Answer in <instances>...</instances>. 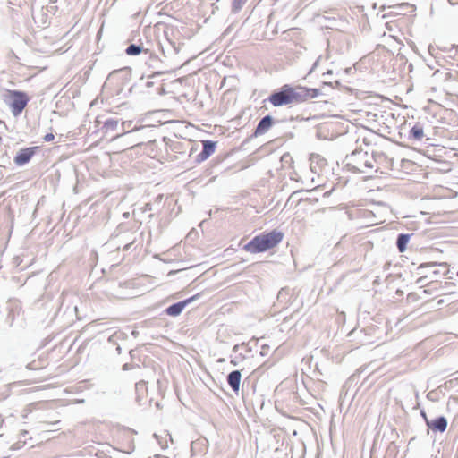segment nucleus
Returning <instances> with one entry per match:
<instances>
[{
    "label": "nucleus",
    "mask_w": 458,
    "mask_h": 458,
    "mask_svg": "<svg viewBox=\"0 0 458 458\" xmlns=\"http://www.w3.org/2000/svg\"><path fill=\"white\" fill-rule=\"evenodd\" d=\"M369 155H370V157H373L372 169L374 168L375 164H381L382 162H384L387 159V157L383 152H373Z\"/></svg>",
    "instance_id": "24"
},
{
    "label": "nucleus",
    "mask_w": 458,
    "mask_h": 458,
    "mask_svg": "<svg viewBox=\"0 0 458 458\" xmlns=\"http://www.w3.org/2000/svg\"><path fill=\"white\" fill-rule=\"evenodd\" d=\"M132 368V365L131 364H129V363H125L123 366V370H129Z\"/></svg>",
    "instance_id": "35"
},
{
    "label": "nucleus",
    "mask_w": 458,
    "mask_h": 458,
    "mask_svg": "<svg viewBox=\"0 0 458 458\" xmlns=\"http://www.w3.org/2000/svg\"><path fill=\"white\" fill-rule=\"evenodd\" d=\"M30 98L21 90H8L5 102L8 104L13 116H19L27 106Z\"/></svg>",
    "instance_id": "4"
},
{
    "label": "nucleus",
    "mask_w": 458,
    "mask_h": 458,
    "mask_svg": "<svg viewBox=\"0 0 458 458\" xmlns=\"http://www.w3.org/2000/svg\"><path fill=\"white\" fill-rule=\"evenodd\" d=\"M258 377L253 372L250 377L244 379L242 383V398L246 405L254 404L256 399V385Z\"/></svg>",
    "instance_id": "7"
},
{
    "label": "nucleus",
    "mask_w": 458,
    "mask_h": 458,
    "mask_svg": "<svg viewBox=\"0 0 458 458\" xmlns=\"http://www.w3.org/2000/svg\"><path fill=\"white\" fill-rule=\"evenodd\" d=\"M129 46L125 49V54L127 55L135 56L140 54H143L144 46L142 45V38H139L138 40H134V38H129Z\"/></svg>",
    "instance_id": "15"
},
{
    "label": "nucleus",
    "mask_w": 458,
    "mask_h": 458,
    "mask_svg": "<svg viewBox=\"0 0 458 458\" xmlns=\"http://www.w3.org/2000/svg\"><path fill=\"white\" fill-rule=\"evenodd\" d=\"M424 137L423 126L420 123H415L409 131L408 139L412 142L422 141Z\"/></svg>",
    "instance_id": "16"
},
{
    "label": "nucleus",
    "mask_w": 458,
    "mask_h": 458,
    "mask_svg": "<svg viewBox=\"0 0 458 458\" xmlns=\"http://www.w3.org/2000/svg\"><path fill=\"white\" fill-rule=\"evenodd\" d=\"M199 296V294H195L188 299L174 303L165 310V313L171 317H177L182 312L188 304L197 300Z\"/></svg>",
    "instance_id": "10"
},
{
    "label": "nucleus",
    "mask_w": 458,
    "mask_h": 458,
    "mask_svg": "<svg viewBox=\"0 0 458 458\" xmlns=\"http://www.w3.org/2000/svg\"><path fill=\"white\" fill-rule=\"evenodd\" d=\"M373 157L361 149L354 150L345 157V166L349 171L358 174H365L372 170Z\"/></svg>",
    "instance_id": "3"
},
{
    "label": "nucleus",
    "mask_w": 458,
    "mask_h": 458,
    "mask_svg": "<svg viewBox=\"0 0 458 458\" xmlns=\"http://www.w3.org/2000/svg\"><path fill=\"white\" fill-rule=\"evenodd\" d=\"M114 337V335H111V336L108 338V341H109V342H113Z\"/></svg>",
    "instance_id": "42"
},
{
    "label": "nucleus",
    "mask_w": 458,
    "mask_h": 458,
    "mask_svg": "<svg viewBox=\"0 0 458 458\" xmlns=\"http://www.w3.org/2000/svg\"><path fill=\"white\" fill-rule=\"evenodd\" d=\"M326 211H327V208H321V209L312 212L310 215L311 220L313 222H317V223L322 221L323 215L325 214Z\"/></svg>",
    "instance_id": "26"
},
{
    "label": "nucleus",
    "mask_w": 458,
    "mask_h": 458,
    "mask_svg": "<svg viewBox=\"0 0 458 458\" xmlns=\"http://www.w3.org/2000/svg\"><path fill=\"white\" fill-rule=\"evenodd\" d=\"M183 44L167 40V46L165 47V54L167 57L171 56L172 55H177L181 51V47Z\"/></svg>",
    "instance_id": "22"
},
{
    "label": "nucleus",
    "mask_w": 458,
    "mask_h": 458,
    "mask_svg": "<svg viewBox=\"0 0 458 458\" xmlns=\"http://www.w3.org/2000/svg\"><path fill=\"white\" fill-rule=\"evenodd\" d=\"M55 139V136L53 133H47L45 136H44V140L46 142H49V141H52L53 140Z\"/></svg>",
    "instance_id": "31"
},
{
    "label": "nucleus",
    "mask_w": 458,
    "mask_h": 458,
    "mask_svg": "<svg viewBox=\"0 0 458 458\" xmlns=\"http://www.w3.org/2000/svg\"><path fill=\"white\" fill-rule=\"evenodd\" d=\"M116 350H117V352L120 354L121 353V347L117 346Z\"/></svg>",
    "instance_id": "44"
},
{
    "label": "nucleus",
    "mask_w": 458,
    "mask_h": 458,
    "mask_svg": "<svg viewBox=\"0 0 458 458\" xmlns=\"http://www.w3.org/2000/svg\"><path fill=\"white\" fill-rule=\"evenodd\" d=\"M321 94L319 89L298 86L299 104L315 98Z\"/></svg>",
    "instance_id": "12"
},
{
    "label": "nucleus",
    "mask_w": 458,
    "mask_h": 458,
    "mask_svg": "<svg viewBox=\"0 0 458 458\" xmlns=\"http://www.w3.org/2000/svg\"><path fill=\"white\" fill-rule=\"evenodd\" d=\"M331 73H332V71H330V70H329V71H327V72L323 73V75L325 76V75H327V74H331Z\"/></svg>",
    "instance_id": "43"
},
{
    "label": "nucleus",
    "mask_w": 458,
    "mask_h": 458,
    "mask_svg": "<svg viewBox=\"0 0 458 458\" xmlns=\"http://www.w3.org/2000/svg\"><path fill=\"white\" fill-rule=\"evenodd\" d=\"M134 243V240L131 241L130 242L126 243L123 247V250H129L130 248L133 245Z\"/></svg>",
    "instance_id": "33"
},
{
    "label": "nucleus",
    "mask_w": 458,
    "mask_h": 458,
    "mask_svg": "<svg viewBox=\"0 0 458 458\" xmlns=\"http://www.w3.org/2000/svg\"><path fill=\"white\" fill-rule=\"evenodd\" d=\"M454 273L453 272V274H449L448 275V279H454L455 280V283L454 284H458V271L455 272V277L454 276Z\"/></svg>",
    "instance_id": "32"
},
{
    "label": "nucleus",
    "mask_w": 458,
    "mask_h": 458,
    "mask_svg": "<svg viewBox=\"0 0 458 458\" xmlns=\"http://www.w3.org/2000/svg\"><path fill=\"white\" fill-rule=\"evenodd\" d=\"M258 136V126H256L254 129H253V131H252V135L251 137H257Z\"/></svg>",
    "instance_id": "38"
},
{
    "label": "nucleus",
    "mask_w": 458,
    "mask_h": 458,
    "mask_svg": "<svg viewBox=\"0 0 458 458\" xmlns=\"http://www.w3.org/2000/svg\"><path fill=\"white\" fill-rule=\"evenodd\" d=\"M263 151H264V148H259V153H260V152H263Z\"/></svg>",
    "instance_id": "48"
},
{
    "label": "nucleus",
    "mask_w": 458,
    "mask_h": 458,
    "mask_svg": "<svg viewBox=\"0 0 458 458\" xmlns=\"http://www.w3.org/2000/svg\"><path fill=\"white\" fill-rule=\"evenodd\" d=\"M269 102L275 107H279L287 105H298L299 104V95H298V86L293 87L290 84H284L279 89L274 90L267 98L262 101L263 106L259 107V110L265 109L266 103Z\"/></svg>",
    "instance_id": "1"
},
{
    "label": "nucleus",
    "mask_w": 458,
    "mask_h": 458,
    "mask_svg": "<svg viewBox=\"0 0 458 458\" xmlns=\"http://www.w3.org/2000/svg\"><path fill=\"white\" fill-rule=\"evenodd\" d=\"M96 123L100 125L102 124L101 130L104 134L108 135L110 133L118 132L120 120L117 117H106L104 115H98L96 119Z\"/></svg>",
    "instance_id": "8"
},
{
    "label": "nucleus",
    "mask_w": 458,
    "mask_h": 458,
    "mask_svg": "<svg viewBox=\"0 0 458 458\" xmlns=\"http://www.w3.org/2000/svg\"><path fill=\"white\" fill-rule=\"evenodd\" d=\"M227 382L231 388L237 393L240 388L241 383V372L239 370H233L227 376Z\"/></svg>",
    "instance_id": "17"
},
{
    "label": "nucleus",
    "mask_w": 458,
    "mask_h": 458,
    "mask_svg": "<svg viewBox=\"0 0 458 458\" xmlns=\"http://www.w3.org/2000/svg\"><path fill=\"white\" fill-rule=\"evenodd\" d=\"M147 58L145 59V64L151 69L157 70V72H154L153 74L148 76V79H154L157 76H160L165 72V69L167 68V65L164 59L161 58L157 54V49L152 50V54H147Z\"/></svg>",
    "instance_id": "6"
},
{
    "label": "nucleus",
    "mask_w": 458,
    "mask_h": 458,
    "mask_svg": "<svg viewBox=\"0 0 458 458\" xmlns=\"http://www.w3.org/2000/svg\"><path fill=\"white\" fill-rule=\"evenodd\" d=\"M413 233H399L396 238V248L400 253L407 250V244Z\"/></svg>",
    "instance_id": "18"
},
{
    "label": "nucleus",
    "mask_w": 458,
    "mask_h": 458,
    "mask_svg": "<svg viewBox=\"0 0 458 458\" xmlns=\"http://www.w3.org/2000/svg\"><path fill=\"white\" fill-rule=\"evenodd\" d=\"M447 57L453 58L458 63V46L453 47L448 50Z\"/></svg>",
    "instance_id": "29"
},
{
    "label": "nucleus",
    "mask_w": 458,
    "mask_h": 458,
    "mask_svg": "<svg viewBox=\"0 0 458 458\" xmlns=\"http://www.w3.org/2000/svg\"><path fill=\"white\" fill-rule=\"evenodd\" d=\"M431 394H432V393H428V394H427V397H428V399L433 398V395H431Z\"/></svg>",
    "instance_id": "41"
},
{
    "label": "nucleus",
    "mask_w": 458,
    "mask_h": 458,
    "mask_svg": "<svg viewBox=\"0 0 458 458\" xmlns=\"http://www.w3.org/2000/svg\"><path fill=\"white\" fill-rule=\"evenodd\" d=\"M420 415L421 417L424 419V420L426 421V420H429L428 417H427V413L425 411L421 410L420 411Z\"/></svg>",
    "instance_id": "37"
},
{
    "label": "nucleus",
    "mask_w": 458,
    "mask_h": 458,
    "mask_svg": "<svg viewBox=\"0 0 458 458\" xmlns=\"http://www.w3.org/2000/svg\"><path fill=\"white\" fill-rule=\"evenodd\" d=\"M273 116L267 114L259 120V135L266 133L275 123H278Z\"/></svg>",
    "instance_id": "19"
},
{
    "label": "nucleus",
    "mask_w": 458,
    "mask_h": 458,
    "mask_svg": "<svg viewBox=\"0 0 458 458\" xmlns=\"http://www.w3.org/2000/svg\"><path fill=\"white\" fill-rule=\"evenodd\" d=\"M431 394H432V393H428V394H427V397H428V399L433 398V395H431Z\"/></svg>",
    "instance_id": "40"
},
{
    "label": "nucleus",
    "mask_w": 458,
    "mask_h": 458,
    "mask_svg": "<svg viewBox=\"0 0 458 458\" xmlns=\"http://www.w3.org/2000/svg\"><path fill=\"white\" fill-rule=\"evenodd\" d=\"M276 362V359H274V358L269 359V360L264 361L261 365H259V370H261V369H263V370L268 369L270 367L275 365Z\"/></svg>",
    "instance_id": "28"
},
{
    "label": "nucleus",
    "mask_w": 458,
    "mask_h": 458,
    "mask_svg": "<svg viewBox=\"0 0 458 458\" xmlns=\"http://www.w3.org/2000/svg\"><path fill=\"white\" fill-rule=\"evenodd\" d=\"M38 147H29L20 149L13 158V162L18 166H23L28 164L36 154Z\"/></svg>",
    "instance_id": "9"
},
{
    "label": "nucleus",
    "mask_w": 458,
    "mask_h": 458,
    "mask_svg": "<svg viewBox=\"0 0 458 458\" xmlns=\"http://www.w3.org/2000/svg\"><path fill=\"white\" fill-rule=\"evenodd\" d=\"M128 215H129L128 213H124L123 214V216H126V217L128 216Z\"/></svg>",
    "instance_id": "49"
},
{
    "label": "nucleus",
    "mask_w": 458,
    "mask_h": 458,
    "mask_svg": "<svg viewBox=\"0 0 458 458\" xmlns=\"http://www.w3.org/2000/svg\"><path fill=\"white\" fill-rule=\"evenodd\" d=\"M161 90H163V88H162V87H159V88H157V89L156 92H157V94H161Z\"/></svg>",
    "instance_id": "39"
},
{
    "label": "nucleus",
    "mask_w": 458,
    "mask_h": 458,
    "mask_svg": "<svg viewBox=\"0 0 458 458\" xmlns=\"http://www.w3.org/2000/svg\"><path fill=\"white\" fill-rule=\"evenodd\" d=\"M424 292H425L426 293H430V289H426Z\"/></svg>",
    "instance_id": "46"
},
{
    "label": "nucleus",
    "mask_w": 458,
    "mask_h": 458,
    "mask_svg": "<svg viewBox=\"0 0 458 458\" xmlns=\"http://www.w3.org/2000/svg\"><path fill=\"white\" fill-rule=\"evenodd\" d=\"M284 233L276 229L259 234V253L265 252L282 242Z\"/></svg>",
    "instance_id": "5"
},
{
    "label": "nucleus",
    "mask_w": 458,
    "mask_h": 458,
    "mask_svg": "<svg viewBox=\"0 0 458 458\" xmlns=\"http://www.w3.org/2000/svg\"><path fill=\"white\" fill-rule=\"evenodd\" d=\"M247 0H233L232 4V10L233 13H238Z\"/></svg>",
    "instance_id": "27"
},
{
    "label": "nucleus",
    "mask_w": 458,
    "mask_h": 458,
    "mask_svg": "<svg viewBox=\"0 0 458 458\" xmlns=\"http://www.w3.org/2000/svg\"><path fill=\"white\" fill-rule=\"evenodd\" d=\"M149 80H150V79H148V81L146 82V87H147V88H151V87H153V85H154V81H149Z\"/></svg>",
    "instance_id": "36"
},
{
    "label": "nucleus",
    "mask_w": 458,
    "mask_h": 458,
    "mask_svg": "<svg viewBox=\"0 0 458 458\" xmlns=\"http://www.w3.org/2000/svg\"><path fill=\"white\" fill-rule=\"evenodd\" d=\"M274 157L281 162H287L288 160L292 159L289 154H284L281 157L272 155L271 157H267L263 158V165H267L269 163V160Z\"/></svg>",
    "instance_id": "25"
},
{
    "label": "nucleus",
    "mask_w": 458,
    "mask_h": 458,
    "mask_svg": "<svg viewBox=\"0 0 458 458\" xmlns=\"http://www.w3.org/2000/svg\"><path fill=\"white\" fill-rule=\"evenodd\" d=\"M426 425L434 432L443 433L446 430L448 421L445 416H438L433 420H426Z\"/></svg>",
    "instance_id": "11"
},
{
    "label": "nucleus",
    "mask_w": 458,
    "mask_h": 458,
    "mask_svg": "<svg viewBox=\"0 0 458 458\" xmlns=\"http://www.w3.org/2000/svg\"><path fill=\"white\" fill-rule=\"evenodd\" d=\"M132 122L131 121H125L121 123V131L117 132L116 134H112L111 139H116L120 136H123L126 133L132 132L135 131L140 130L141 127H131Z\"/></svg>",
    "instance_id": "20"
},
{
    "label": "nucleus",
    "mask_w": 458,
    "mask_h": 458,
    "mask_svg": "<svg viewBox=\"0 0 458 458\" xmlns=\"http://www.w3.org/2000/svg\"><path fill=\"white\" fill-rule=\"evenodd\" d=\"M142 45L144 46L142 51L144 55L152 54V50L157 48L158 51L162 53L163 57L167 58L165 47L159 42L155 43L149 40L147 37H145V38L142 39Z\"/></svg>",
    "instance_id": "14"
},
{
    "label": "nucleus",
    "mask_w": 458,
    "mask_h": 458,
    "mask_svg": "<svg viewBox=\"0 0 458 458\" xmlns=\"http://www.w3.org/2000/svg\"><path fill=\"white\" fill-rule=\"evenodd\" d=\"M416 273L420 275V277L417 280V283L420 284H426V279L429 278L431 280V284H437L438 277L441 276H447L449 274H453L448 268V265L446 263H437V262H425L421 263L416 268Z\"/></svg>",
    "instance_id": "2"
},
{
    "label": "nucleus",
    "mask_w": 458,
    "mask_h": 458,
    "mask_svg": "<svg viewBox=\"0 0 458 458\" xmlns=\"http://www.w3.org/2000/svg\"><path fill=\"white\" fill-rule=\"evenodd\" d=\"M432 49H433V47H428V51H429V53H430L431 55H433V54H432Z\"/></svg>",
    "instance_id": "45"
},
{
    "label": "nucleus",
    "mask_w": 458,
    "mask_h": 458,
    "mask_svg": "<svg viewBox=\"0 0 458 458\" xmlns=\"http://www.w3.org/2000/svg\"><path fill=\"white\" fill-rule=\"evenodd\" d=\"M320 58H321V57L319 56V57L316 60V62L313 64V65H312V67H311V69H310V72H312L316 69L317 65H318V63H319Z\"/></svg>",
    "instance_id": "34"
},
{
    "label": "nucleus",
    "mask_w": 458,
    "mask_h": 458,
    "mask_svg": "<svg viewBox=\"0 0 458 458\" xmlns=\"http://www.w3.org/2000/svg\"><path fill=\"white\" fill-rule=\"evenodd\" d=\"M255 444H256V446L258 447V438H255Z\"/></svg>",
    "instance_id": "47"
},
{
    "label": "nucleus",
    "mask_w": 458,
    "mask_h": 458,
    "mask_svg": "<svg viewBox=\"0 0 458 458\" xmlns=\"http://www.w3.org/2000/svg\"><path fill=\"white\" fill-rule=\"evenodd\" d=\"M243 250L251 253H258V235L254 236L248 243L243 246Z\"/></svg>",
    "instance_id": "23"
},
{
    "label": "nucleus",
    "mask_w": 458,
    "mask_h": 458,
    "mask_svg": "<svg viewBox=\"0 0 458 458\" xmlns=\"http://www.w3.org/2000/svg\"><path fill=\"white\" fill-rule=\"evenodd\" d=\"M136 401L140 403L141 399L147 396V386L144 380H140L135 384Z\"/></svg>",
    "instance_id": "21"
},
{
    "label": "nucleus",
    "mask_w": 458,
    "mask_h": 458,
    "mask_svg": "<svg viewBox=\"0 0 458 458\" xmlns=\"http://www.w3.org/2000/svg\"><path fill=\"white\" fill-rule=\"evenodd\" d=\"M216 142L212 140H204L200 153L196 157V162L200 163L208 159L216 150Z\"/></svg>",
    "instance_id": "13"
},
{
    "label": "nucleus",
    "mask_w": 458,
    "mask_h": 458,
    "mask_svg": "<svg viewBox=\"0 0 458 458\" xmlns=\"http://www.w3.org/2000/svg\"><path fill=\"white\" fill-rule=\"evenodd\" d=\"M269 350H270V346L266 344H261V351L259 352V355L260 356H267L269 352Z\"/></svg>",
    "instance_id": "30"
}]
</instances>
